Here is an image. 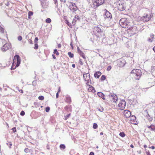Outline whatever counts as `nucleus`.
<instances>
[{
  "mask_svg": "<svg viewBox=\"0 0 155 155\" xmlns=\"http://www.w3.org/2000/svg\"><path fill=\"white\" fill-rule=\"evenodd\" d=\"M97 94L99 97H101L103 100H105V96L102 93L98 92Z\"/></svg>",
  "mask_w": 155,
  "mask_h": 155,
  "instance_id": "obj_16",
  "label": "nucleus"
},
{
  "mask_svg": "<svg viewBox=\"0 0 155 155\" xmlns=\"http://www.w3.org/2000/svg\"><path fill=\"white\" fill-rule=\"evenodd\" d=\"M51 20L50 18H47L45 20V21L47 23H50L51 22Z\"/></svg>",
  "mask_w": 155,
  "mask_h": 155,
  "instance_id": "obj_28",
  "label": "nucleus"
},
{
  "mask_svg": "<svg viewBox=\"0 0 155 155\" xmlns=\"http://www.w3.org/2000/svg\"><path fill=\"white\" fill-rule=\"evenodd\" d=\"M77 20L76 19H75V18H74L72 21V24L74 26L76 24V22Z\"/></svg>",
  "mask_w": 155,
  "mask_h": 155,
  "instance_id": "obj_30",
  "label": "nucleus"
},
{
  "mask_svg": "<svg viewBox=\"0 0 155 155\" xmlns=\"http://www.w3.org/2000/svg\"><path fill=\"white\" fill-rule=\"evenodd\" d=\"M38 99L41 101L43 100L44 99V97L43 96H41L38 97Z\"/></svg>",
  "mask_w": 155,
  "mask_h": 155,
  "instance_id": "obj_33",
  "label": "nucleus"
},
{
  "mask_svg": "<svg viewBox=\"0 0 155 155\" xmlns=\"http://www.w3.org/2000/svg\"><path fill=\"white\" fill-rule=\"evenodd\" d=\"M119 24L123 28H126V18H121Z\"/></svg>",
  "mask_w": 155,
  "mask_h": 155,
  "instance_id": "obj_11",
  "label": "nucleus"
},
{
  "mask_svg": "<svg viewBox=\"0 0 155 155\" xmlns=\"http://www.w3.org/2000/svg\"><path fill=\"white\" fill-rule=\"evenodd\" d=\"M66 24H67L69 26V27L71 28H72V25L69 22H68V21H67Z\"/></svg>",
  "mask_w": 155,
  "mask_h": 155,
  "instance_id": "obj_27",
  "label": "nucleus"
},
{
  "mask_svg": "<svg viewBox=\"0 0 155 155\" xmlns=\"http://www.w3.org/2000/svg\"><path fill=\"white\" fill-rule=\"evenodd\" d=\"M83 78L84 80L86 82V84L88 85L91 81L90 74L88 73L84 74H83Z\"/></svg>",
  "mask_w": 155,
  "mask_h": 155,
  "instance_id": "obj_7",
  "label": "nucleus"
},
{
  "mask_svg": "<svg viewBox=\"0 0 155 155\" xmlns=\"http://www.w3.org/2000/svg\"><path fill=\"white\" fill-rule=\"evenodd\" d=\"M136 117L134 115H132L129 118L127 119V120L129 121V123L135 124L137 125L138 123L136 120Z\"/></svg>",
  "mask_w": 155,
  "mask_h": 155,
  "instance_id": "obj_6",
  "label": "nucleus"
},
{
  "mask_svg": "<svg viewBox=\"0 0 155 155\" xmlns=\"http://www.w3.org/2000/svg\"><path fill=\"white\" fill-rule=\"evenodd\" d=\"M0 32L2 33H4L5 32H6L4 29L1 26H0Z\"/></svg>",
  "mask_w": 155,
  "mask_h": 155,
  "instance_id": "obj_22",
  "label": "nucleus"
},
{
  "mask_svg": "<svg viewBox=\"0 0 155 155\" xmlns=\"http://www.w3.org/2000/svg\"><path fill=\"white\" fill-rule=\"evenodd\" d=\"M119 135L121 137H124L125 136V134L124 133V132H121L120 133Z\"/></svg>",
  "mask_w": 155,
  "mask_h": 155,
  "instance_id": "obj_31",
  "label": "nucleus"
},
{
  "mask_svg": "<svg viewBox=\"0 0 155 155\" xmlns=\"http://www.w3.org/2000/svg\"><path fill=\"white\" fill-rule=\"evenodd\" d=\"M69 106H66L64 107V109L66 110H67L69 108Z\"/></svg>",
  "mask_w": 155,
  "mask_h": 155,
  "instance_id": "obj_46",
  "label": "nucleus"
},
{
  "mask_svg": "<svg viewBox=\"0 0 155 155\" xmlns=\"http://www.w3.org/2000/svg\"><path fill=\"white\" fill-rule=\"evenodd\" d=\"M86 87H87L88 91L89 92H92L93 93L95 92V90L92 86L89 85L88 84V85H87Z\"/></svg>",
  "mask_w": 155,
  "mask_h": 155,
  "instance_id": "obj_12",
  "label": "nucleus"
},
{
  "mask_svg": "<svg viewBox=\"0 0 155 155\" xmlns=\"http://www.w3.org/2000/svg\"><path fill=\"white\" fill-rule=\"evenodd\" d=\"M96 29H97V30H98V31H100V29L98 28H97Z\"/></svg>",
  "mask_w": 155,
  "mask_h": 155,
  "instance_id": "obj_54",
  "label": "nucleus"
},
{
  "mask_svg": "<svg viewBox=\"0 0 155 155\" xmlns=\"http://www.w3.org/2000/svg\"><path fill=\"white\" fill-rule=\"evenodd\" d=\"M151 18L150 15H146L145 16L143 17H139L137 18V20L143 22H147L149 21Z\"/></svg>",
  "mask_w": 155,
  "mask_h": 155,
  "instance_id": "obj_4",
  "label": "nucleus"
},
{
  "mask_svg": "<svg viewBox=\"0 0 155 155\" xmlns=\"http://www.w3.org/2000/svg\"><path fill=\"white\" fill-rule=\"evenodd\" d=\"M104 2V0H96L93 2V7H97L103 4Z\"/></svg>",
  "mask_w": 155,
  "mask_h": 155,
  "instance_id": "obj_5",
  "label": "nucleus"
},
{
  "mask_svg": "<svg viewBox=\"0 0 155 155\" xmlns=\"http://www.w3.org/2000/svg\"><path fill=\"white\" fill-rule=\"evenodd\" d=\"M150 148H151L152 149H155V147L154 146H152L151 147H150Z\"/></svg>",
  "mask_w": 155,
  "mask_h": 155,
  "instance_id": "obj_51",
  "label": "nucleus"
},
{
  "mask_svg": "<svg viewBox=\"0 0 155 155\" xmlns=\"http://www.w3.org/2000/svg\"><path fill=\"white\" fill-rule=\"evenodd\" d=\"M89 155H94V153L92 152H91L90 153Z\"/></svg>",
  "mask_w": 155,
  "mask_h": 155,
  "instance_id": "obj_49",
  "label": "nucleus"
},
{
  "mask_svg": "<svg viewBox=\"0 0 155 155\" xmlns=\"http://www.w3.org/2000/svg\"><path fill=\"white\" fill-rule=\"evenodd\" d=\"M118 9L120 11H123L125 9V7L124 6V4H119L118 6Z\"/></svg>",
  "mask_w": 155,
  "mask_h": 155,
  "instance_id": "obj_15",
  "label": "nucleus"
},
{
  "mask_svg": "<svg viewBox=\"0 0 155 155\" xmlns=\"http://www.w3.org/2000/svg\"><path fill=\"white\" fill-rule=\"evenodd\" d=\"M70 115L71 114H69L64 116V120H67L70 117Z\"/></svg>",
  "mask_w": 155,
  "mask_h": 155,
  "instance_id": "obj_29",
  "label": "nucleus"
},
{
  "mask_svg": "<svg viewBox=\"0 0 155 155\" xmlns=\"http://www.w3.org/2000/svg\"><path fill=\"white\" fill-rule=\"evenodd\" d=\"M38 40V37H36L35 39V42L37 43Z\"/></svg>",
  "mask_w": 155,
  "mask_h": 155,
  "instance_id": "obj_45",
  "label": "nucleus"
},
{
  "mask_svg": "<svg viewBox=\"0 0 155 155\" xmlns=\"http://www.w3.org/2000/svg\"><path fill=\"white\" fill-rule=\"evenodd\" d=\"M21 63L20 58L18 55H15L14 57L13 61L12 66L11 68L15 67L16 68L18 67L20 65Z\"/></svg>",
  "mask_w": 155,
  "mask_h": 155,
  "instance_id": "obj_1",
  "label": "nucleus"
},
{
  "mask_svg": "<svg viewBox=\"0 0 155 155\" xmlns=\"http://www.w3.org/2000/svg\"><path fill=\"white\" fill-rule=\"evenodd\" d=\"M38 44L37 43H35V47H34V49L36 50L38 49Z\"/></svg>",
  "mask_w": 155,
  "mask_h": 155,
  "instance_id": "obj_38",
  "label": "nucleus"
},
{
  "mask_svg": "<svg viewBox=\"0 0 155 155\" xmlns=\"http://www.w3.org/2000/svg\"><path fill=\"white\" fill-rule=\"evenodd\" d=\"M143 114L146 117L148 116V115H149L147 110H144L143 112Z\"/></svg>",
  "mask_w": 155,
  "mask_h": 155,
  "instance_id": "obj_23",
  "label": "nucleus"
},
{
  "mask_svg": "<svg viewBox=\"0 0 155 155\" xmlns=\"http://www.w3.org/2000/svg\"><path fill=\"white\" fill-rule=\"evenodd\" d=\"M126 105V102L124 100H121L118 104L119 108L121 110H123Z\"/></svg>",
  "mask_w": 155,
  "mask_h": 155,
  "instance_id": "obj_8",
  "label": "nucleus"
},
{
  "mask_svg": "<svg viewBox=\"0 0 155 155\" xmlns=\"http://www.w3.org/2000/svg\"><path fill=\"white\" fill-rule=\"evenodd\" d=\"M130 147L132 148H133L134 147V146L132 144H131L130 146Z\"/></svg>",
  "mask_w": 155,
  "mask_h": 155,
  "instance_id": "obj_58",
  "label": "nucleus"
},
{
  "mask_svg": "<svg viewBox=\"0 0 155 155\" xmlns=\"http://www.w3.org/2000/svg\"><path fill=\"white\" fill-rule=\"evenodd\" d=\"M153 50L154 52H155V46L153 48Z\"/></svg>",
  "mask_w": 155,
  "mask_h": 155,
  "instance_id": "obj_59",
  "label": "nucleus"
},
{
  "mask_svg": "<svg viewBox=\"0 0 155 155\" xmlns=\"http://www.w3.org/2000/svg\"><path fill=\"white\" fill-rule=\"evenodd\" d=\"M127 33L129 36H131L137 32V29L136 26L131 27L127 29Z\"/></svg>",
  "mask_w": 155,
  "mask_h": 155,
  "instance_id": "obj_3",
  "label": "nucleus"
},
{
  "mask_svg": "<svg viewBox=\"0 0 155 155\" xmlns=\"http://www.w3.org/2000/svg\"><path fill=\"white\" fill-rule=\"evenodd\" d=\"M12 130L14 133H15L16 132V128L15 127H14L12 129Z\"/></svg>",
  "mask_w": 155,
  "mask_h": 155,
  "instance_id": "obj_44",
  "label": "nucleus"
},
{
  "mask_svg": "<svg viewBox=\"0 0 155 155\" xmlns=\"http://www.w3.org/2000/svg\"><path fill=\"white\" fill-rule=\"evenodd\" d=\"M103 132H101L100 133V134L101 135H103Z\"/></svg>",
  "mask_w": 155,
  "mask_h": 155,
  "instance_id": "obj_62",
  "label": "nucleus"
},
{
  "mask_svg": "<svg viewBox=\"0 0 155 155\" xmlns=\"http://www.w3.org/2000/svg\"><path fill=\"white\" fill-rule=\"evenodd\" d=\"M54 54H56L57 55H58L59 54V52L57 51V50L56 49H55L54 50Z\"/></svg>",
  "mask_w": 155,
  "mask_h": 155,
  "instance_id": "obj_32",
  "label": "nucleus"
},
{
  "mask_svg": "<svg viewBox=\"0 0 155 155\" xmlns=\"http://www.w3.org/2000/svg\"><path fill=\"white\" fill-rule=\"evenodd\" d=\"M98 127V125L96 123H94L93 125V128L94 129H96Z\"/></svg>",
  "mask_w": 155,
  "mask_h": 155,
  "instance_id": "obj_34",
  "label": "nucleus"
},
{
  "mask_svg": "<svg viewBox=\"0 0 155 155\" xmlns=\"http://www.w3.org/2000/svg\"><path fill=\"white\" fill-rule=\"evenodd\" d=\"M72 67L73 68H75V64H72Z\"/></svg>",
  "mask_w": 155,
  "mask_h": 155,
  "instance_id": "obj_55",
  "label": "nucleus"
},
{
  "mask_svg": "<svg viewBox=\"0 0 155 155\" xmlns=\"http://www.w3.org/2000/svg\"><path fill=\"white\" fill-rule=\"evenodd\" d=\"M131 113L130 111L127 110V118H129L131 117Z\"/></svg>",
  "mask_w": 155,
  "mask_h": 155,
  "instance_id": "obj_19",
  "label": "nucleus"
},
{
  "mask_svg": "<svg viewBox=\"0 0 155 155\" xmlns=\"http://www.w3.org/2000/svg\"><path fill=\"white\" fill-rule=\"evenodd\" d=\"M20 114L21 115L23 116L25 115V112L24 111L22 110L21 111Z\"/></svg>",
  "mask_w": 155,
  "mask_h": 155,
  "instance_id": "obj_41",
  "label": "nucleus"
},
{
  "mask_svg": "<svg viewBox=\"0 0 155 155\" xmlns=\"http://www.w3.org/2000/svg\"><path fill=\"white\" fill-rule=\"evenodd\" d=\"M106 79V76L105 75H103L101 76L100 78V80L101 81H103L104 80H105Z\"/></svg>",
  "mask_w": 155,
  "mask_h": 155,
  "instance_id": "obj_25",
  "label": "nucleus"
},
{
  "mask_svg": "<svg viewBox=\"0 0 155 155\" xmlns=\"http://www.w3.org/2000/svg\"><path fill=\"white\" fill-rule=\"evenodd\" d=\"M52 56L54 59H55L56 58L54 54H52Z\"/></svg>",
  "mask_w": 155,
  "mask_h": 155,
  "instance_id": "obj_52",
  "label": "nucleus"
},
{
  "mask_svg": "<svg viewBox=\"0 0 155 155\" xmlns=\"http://www.w3.org/2000/svg\"><path fill=\"white\" fill-rule=\"evenodd\" d=\"M29 43L30 44H32L33 43H32V41L31 40L30 41H29Z\"/></svg>",
  "mask_w": 155,
  "mask_h": 155,
  "instance_id": "obj_56",
  "label": "nucleus"
},
{
  "mask_svg": "<svg viewBox=\"0 0 155 155\" xmlns=\"http://www.w3.org/2000/svg\"><path fill=\"white\" fill-rule=\"evenodd\" d=\"M60 91H61V88H60V87H59V88H58L57 93H59L60 92Z\"/></svg>",
  "mask_w": 155,
  "mask_h": 155,
  "instance_id": "obj_47",
  "label": "nucleus"
},
{
  "mask_svg": "<svg viewBox=\"0 0 155 155\" xmlns=\"http://www.w3.org/2000/svg\"><path fill=\"white\" fill-rule=\"evenodd\" d=\"M147 155H150V152H147Z\"/></svg>",
  "mask_w": 155,
  "mask_h": 155,
  "instance_id": "obj_60",
  "label": "nucleus"
},
{
  "mask_svg": "<svg viewBox=\"0 0 155 155\" xmlns=\"http://www.w3.org/2000/svg\"><path fill=\"white\" fill-rule=\"evenodd\" d=\"M24 151L26 153H28L29 152V150L28 148H25Z\"/></svg>",
  "mask_w": 155,
  "mask_h": 155,
  "instance_id": "obj_42",
  "label": "nucleus"
},
{
  "mask_svg": "<svg viewBox=\"0 0 155 155\" xmlns=\"http://www.w3.org/2000/svg\"><path fill=\"white\" fill-rule=\"evenodd\" d=\"M154 35L153 34H151L150 38H149L148 39V41L149 42H151L153 40L154 38Z\"/></svg>",
  "mask_w": 155,
  "mask_h": 155,
  "instance_id": "obj_18",
  "label": "nucleus"
},
{
  "mask_svg": "<svg viewBox=\"0 0 155 155\" xmlns=\"http://www.w3.org/2000/svg\"><path fill=\"white\" fill-rule=\"evenodd\" d=\"M71 3V5L70 6L71 9L72 10L73 12L76 11L78 9L77 6L76 5L75 3Z\"/></svg>",
  "mask_w": 155,
  "mask_h": 155,
  "instance_id": "obj_14",
  "label": "nucleus"
},
{
  "mask_svg": "<svg viewBox=\"0 0 155 155\" xmlns=\"http://www.w3.org/2000/svg\"><path fill=\"white\" fill-rule=\"evenodd\" d=\"M147 72H148V74H150V73H151V71H149L148 72H147V71H146Z\"/></svg>",
  "mask_w": 155,
  "mask_h": 155,
  "instance_id": "obj_57",
  "label": "nucleus"
},
{
  "mask_svg": "<svg viewBox=\"0 0 155 155\" xmlns=\"http://www.w3.org/2000/svg\"><path fill=\"white\" fill-rule=\"evenodd\" d=\"M101 74V73L100 71H97L94 73V77L96 78H98Z\"/></svg>",
  "mask_w": 155,
  "mask_h": 155,
  "instance_id": "obj_17",
  "label": "nucleus"
},
{
  "mask_svg": "<svg viewBox=\"0 0 155 155\" xmlns=\"http://www.w3.org/2000/svg\"><path fill=\"white\" fill-rule=\"evenodd\" d=\"M105 14L104 15V17L105 18H109L111 19L112 18V15L111 13L107 9L104 10Z\"/></svg>",
  "mask_w": 155,
  "mask_h": 155,
  "instance_id": "obj_9",
  "label": "nucleus"
},
{
  "mask_svg": "<svg viewBox=\"0 0 155 155\" xmlns=\"http://www.w3.org/2000/svg\"><path fill=\"white\" fill-rule=\"evenodd\" d=\"M58 48H61V45L60 44H58Z\"/></svg>",
  "mask_w": 155,
  "mask_h": 155,
  "instance_id": "obj_48",
  "label": "nucleus"
},
{
  "mask_svg": "<svg viewBox=\"0 0 155 155\" xmlns=\"http://www.w3.org/2000/svg\"><path fill=\"white\" fill-rule=\"evenodd\" d=\"M33 13L31 11H29L28 12V16H31L33 15Z\"/></svg>",
  "mask_w": 155,
  "mask_h": 155,
  "instance_id": "obj_37",
  "label": "nucleus"
},
{
  "mask_svg": "<svg viewBox=\"0 0 155 155\" xmlns=\"http://www.w3.org/2000/svg\"><path fill=\"white\" fill-rule=\"evenodd\" d=\"M19 91L21 93H23V91L22 90H19Z\"/></svg>",
  "mask_w": 155,
  "mask_h": 155,
  "instance_id": "obj_50",
  "label": "nucleus"
},
{
  "mask_svg": "<svg viewBox=\"0 0 155 155\" xmlns=\"http://www.w3.org/2000/svg\"><path fill=\"white\" fill-rule=\"evenodd\" d=\"M54 2H55V4H56V3L57 2V0H55L54 1Z\"/></svg>",
  "mask_w": 155,
  "mask_h": 155,
  "instance_id": "obj_61",
  "label": "nucleus"
},
{
  "mask_svg": "<svg viewBox=\"0 0 155 155\" xmlns=\"http://www.w3.org/2000/svg\"><path fill=\"white\" fill-rule=\"evenodd\" d=\"M11 48V45L8 43H6L2 47L1 50L3 51H5Z\"/></svg>",
  "mask_w": 155,
  "mask_h": 155,
  "instance_id": "obj_10",
  "label": "nucleus"
},
{
  "mask_svg": "<svg viewBox=\"0 0 155 155\" xmlns=\"http://www.w3.org/2000/svg\"><path fill=\"white\" fill-rule=\"evenodd\" d=\"M56 98H58V93H57L56 94Z\"/></svg>",
  "mask_w": 155,
  "mask_h": 155,
  "instance_id": "obj_53",
  "label": "nucleus"
},
{
  "mask_svg": "<svg viewBox=\"0 0 155 155\" xmlns=\"http://www.w3.org/2000/svg\"><path fill=\"white\" fill-rule=\"evenodd\" d=\"M148 128L151 129V130L155 131V126L151 124L150 126H148Z\"/></svg>",
  "mask_w": 155,
  "mask_h": 155,
  "instance_id": "obj_20",
  "label": "nucleus"
},
{
  "mask_svg": "<svg viewBox=\"0 0 155 155\" xmlns=\"http://www.w3.org/2000/svg\"><path fill=\"white\" fill-rule=\"evenodd\" d=\"M131 72L134 74V77L136 76L138 77L137 78H135V79L137 80L140 79V77L142 75L141 71L140 70L137 68L134 69Z\"/></svg>",
  "mask_w": 155,
  "mask_h": 155,
  "instance_id": "obj_2",
  "label": "nucleus"
},
{
  "mask_svg": "<svg viewBox=\"0 0 155 155\" xmlns=\"http://www.w3.org/2000/svg\"><path fill=\"white\" fill-rule=\"evenodd\" d=\"M149 121H151L153 120V118L151 117L149 115L146 117Z\"/></svg>",
  "mask_w": 155,
  "mask_h": 155,
  "instance_id": "obj_24",
  "label": "nucleus"
},
{
  "mask_svg": "<svg viewBox=\"0 0 155 155\" xmlns=\"http://www.w3.org/2000/svg\"><path fill=\"white\" fill-rule=\"evenodd\" d=\"M68 54L69 56L71 58H73L74 56V54L71 52H68Z\"/></svg>",
  "mask_w": 155,
  "mask_h": 155,
  "instance_id": "obj_26",
  "label": "nucleus"
},
{
  "mask_svg": "<svg viewBox=\"0 0 155 155\" xmlns=\"http://www.w3.org/2000/svg\"><path fill=\"white\" fill-rule=\"evenodd\" d=\"M60 148L64 149L65 148V146L64 144H61L60 146Z\"/></svg>",
  "mask_w": 155,
  "mask_h": 155,
  "instance_id": "obj_35",
  "label": "nucleus"
},
{
  "mask_svg": "<svg viewBox=\"0 0 155 155\" xmlns=\"http://www.w3.org/2000/svg\"><path fill=\"white\" fill-rule=\"evenodd\" d=\"M50 109V108L49 107H47L45 108V111L46 112H48L49 111Z\"/></svg>",
  "mask_w": 155,
  "mask_h": 155,
  "instance_id": "obj_40",
  "label": "nucleus"
},
{
  "mask_svg": "<svg viewBox=\"0 0 155 155\" xmlns=\"http://www.w3.org/2000/svg\"><path fill=\"white\" fill-rule=\"evenodd\" d=\"M144 147L145 148H146L147 147V146L146 145H144Z\"/></svg>",
  "mask_w": 155,
  "mask_h": 155,
  "instance_id": "obj_63",
  "label": "nucleus"
},
{
  "mask_svg": "<svg viewBox=\"0 0 155 155\" xmlns=\"http://www.w3.org/2000/svg\"><path fill=\"white\" fill-rule=\"evenodd\" d=\"M110 69H111V68H107V70L108 71H109V70H110Z\"/></svg>",
  "mask_w": 155,
  "mask_h": 155,
  "instance_id": "obj_64",
  "label": "nucleus"
},
{
  "mask_svg": "<svg viewBox=\"0 0 155 155\" xmlns=\"http://www.w3.org/2000/svg\"><path fill=\"white\" fill-rule=\"evenodd\" d=\"M128 103H129L130 105L132 104L133 102V100H129L128 101Z\"/></svg>",
  "mask_w": 155,
  "mask_h": 155,
  "instance_id": "obj_36",
  "label": "nucleus"
},
{
  "mask_svg": "<svg viewBox=\"0 0 155 155\" xmlns=\"http://www.w3.org/2000/svg\"><path fill=\"white\" fill-rule=\"evenodd\" d=\"M74 18L75 19H76L77 20H80V17H79L78 16L76 15L74 17Z\"/></svg>",
  "mask_w": 155,
  "mask_h": 155,
  "instance_id": "obj_39",
  "label": "nucleus"
},
{
  "mask_svg": "<svg viewBox=\"0 0 155 155\" xmlns=\"http://www.w3.org/2000/svg\"><path fill=\"white\" fill-rule=\"evenodd\" d=\"M18 39L19 41H21L22 39V37L21 36H19L18 37Z\"/></svg>",
  "mask_w": 155,
  "mask_h": 155,
  "instance_id": "obj_43",
  "label": "nucleus"
},
{
  "mask_svg": "<svg viewBox=\"0 0 155 155\" xmlns=\"http://www.w3.org/2000/svg\"><path fill=\"white\" fill-rule=\"evenodd\" d=\"M109 97L111 101H112L113 102H116L117 101V97L116 95L114 94L110 95Z\"/></svg>",
  "mask_w": 155,
  "mask_h": 155,
  "instance_id": "obj_13",
  "label": "nucleus"
},
{
  "mask_svg": "<svg viewBox=\"0 0 155 155\" xmlns=\"http://www.w3.org/2000/svg\"><path fill=\"white\" fill-rule=\"evenodd\" d=\"M71 99L70 97H67L66 98V102L68 103H70L71 102Z\"/></svg>",
  "mask_w": 155,
  "mask_h": 155,
  "instance_id": "obj_21",
  "label": "nucleus"
}]
</instances>
